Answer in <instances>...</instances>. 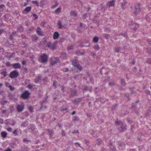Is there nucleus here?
I'll use <instances>...</instances> for the list:
<instances>
[{
	"label": "nucleus",
	"mask_w": 151,
	"mask_h": 151,
	"mask_svg": "<svg viewBox=\"0 0 151 151\" xmlns=\"http://www.w3.org/2000/svg\"><path fill=\"white\" fill-rule=\"evenodd\" d=\"M68 48L69 50H72L73 48V46L72 45L69 46L68 47Z\"/></svg>",
	"instance_id": "3c124183"
},
{
	"label": "nucleus",
	"mask_w": 151,
	"mask_h": 151,
	"mask_svg": "<svg viewBox=\"0 0 151 151\" xmlns=\"http://www.w3.org/2000/svg\"><path fill=\"white\" fill-rule=\"evenodd\" d=\"M9 88L10 90L12 91H13L14 89V88L11 85L9 86Z\"/></svg>",
	"instance_id": "58836bf2"
},
{
	"label": "nucleus",
	"mask_w": 151,
	"mask_h": 151,
	"mask_svg": "<svg viewBox=\"0 0 151 151\" xmlns=\"http://www.w3.org/2000/svg\"><path fill=\"white\" fill-rule=\"evenodd\" d=\"M1 75H4V77H5L6 76L7 72L5 71H2L1 73Z\"/></svg>",
	"instance_id": "473e14b6"
},
{
	"label": "nucleus",
	"mask_w": 151,
	"mask_h": 151,
	"mask_svg": "<svg viewBox=\"0 0 151 151\" xmlns=\"http://www.w3.org/2000/svg\"><path fill=\"white\" fill-rule=\"evenodd\" d=\"M29 109L30 111L31 112H33V108L32 107L30 106L29 107Z\"/></svg>",
	"instance_id": "79ce46f5"
},
{
	"label": "nucleus",
	"mask_w": 151,
	"mask_h": 151,
	"mask_svg": "<svg viewBox=\"0 0 151 151\" xmlns=\"http://www.w3.org/2000/svg\"><path fill=\"white\" fill-rule=\"evenodd\" d=\"M72 64L74 66L76 67L80 70L82 69L81 66L78 64V62L76 59H75L73 60L72 62Z\"/></svg>",
	"instance_id": "20e7f679"
},
{
	"label": "nucleus",
	"mask_w": 151,
	"mask_h": 151,
	"mask_svg": "<svg viewBox=\"0 0 151 151\" xmlns=\"http://www.w3.org/2000/svg\"><path fill=\"white\" fill-rule=\"evenodd\" d=\"M63 70L64 72H68V69L67 68H63Z\"/></svg>",
	"instance_id": "a18cd8bd"
},
{
	"label": "nucleus",
	"mask_w": 151,
	"mask_h": 151,
	"mask_svg": "<svg viewBox=\"0 0 151 151\" xmlns=\"http://www.w3.org/2000/svg\"><path fill=\"white\" fill-rule=\"evenodd\" d=\"M47 131L48 132V134L50 136V137L52 136L54 134L53 130L52 129H48Z\"/></svg>",
	"instance_id": "dca6fc26"
},
{
	"label": "nucleus",
	"mask_w": 151,
	"mask_h": 151,
	"mask_svg": "<svg viewBox=\"0 0 151 151\" xmlns=\"http://www.w3.org/2000/svg\"><path fill=\"white\" fill-rule=\"evenodd\" d=\"M16 34L17 33L16 32H12V34L10 36V39L11 40H13L14 38V36H15Z\"/></svg>",
	"instance_id": "ddd939ff"
},
{
	"label": "nucleus",
	"mask_w": 151,
	"mask_h": 151,
	"mask_svg": "<svg viewBox=\"0 0 151 151\" xmlns=\"http://www.w3.org/2000/svg\"><path fill=\"white\" fill-rule=\"evenodd\" d=\"M30 93L28 91H26L22 94V97L24 99L27 98L29 96Z\"/></svg>",
	"instance_id": "423d86ee"
},
{
	"label": "nucleus",
	"mask_w": 151,
	"mask_h": 151,
	"mask_svg": "<svg viewBox=\"0 0 151 151\" xmlns=\"http://www.w3.org/2000/svg\"><path fill=\"white\" fill-rule=\"evenodd\" d=\"M33 16L34 17H35L36 19H37L38 18V17L37 15H36L35 14H33Z\"/></svg>",
	"instance_id": "774afa93"
},
{
	"label": "nucleus",
	"mask_w": 151,
	"mask_h": 151,
	"mask_svg": "<svg viewBox=\"0 0 151 151\" xmlns=\"http://www.w3.org/2000/svg\"><path fill=\"white\" fill-rule=\"evenodd\" d=\"M9 109L11 111V112H12V111H14V106H11L9 107Z\"/></svg>",
	"instance_id": "f704fd0d"
},
{
	"label": "nucleus",
	"mask_w": 151,
	"mask_h": 151,
	"mask_svg": "<svg viewBox=\"0 0 151 151\" xmlns=\"http://www.w3.org/2000/svg\"><path fill=\"white\" fill-rule=\"evenodd\" d=\"M135 8L136 10V11L135 12V13L136 14L139 13L140 11V4H137L135 5Z\"/></svg>",
	"instance_id": "6e6552de"
},
{
	"label": "nucleus",
	"mask_w": 151,
	"mask_h": 151,
	"mask_svg": "<svg viewBox=\"0 0 151 151\" xmlns=\"http://www.w3.org/2000/svg\"><path fill=\"white\" fill-rule=\"evenodd\" d=\"M61 10V8L60 7H59L55 11V12L57 14L59 13L60 12Z\"/></svg>",
	"instance_id": "bb28decb"
},
{
	"label": "nucleus",
	"mask_w": 151,
	"mask_h": 151,
	"mask_svg": "<svg viewBox=\"0 0 151 151\" xmlns=\"http://www.w3.org/2000/svg\"><path fill=\"white\" fill-rule=\"evenodd\" d=\"M28 121L27 120L26 121L23 122L22 123L21 126L22 127H26L28 125Z\"/></svg>",
	"instance_id": "f3484780"
},
{
	"label": "nucleus",
	"mask_w": 151,
	"mask_h": 151,
	"mask_svg": "<svg viewBox=\"0 0 151 151\" xmlns=\"http://www.w3.org/2000/svg\"><path fill=\"white\" fill-rule=\"evenodd\" d=\"M23 28L22 26H20L17 29V30L20 32H22L23 30Z\"/></svg>",
	"instance_id": "7c9ffc66"
},
{
	"label": "nucleus",
	"mask_w": 151,
	"mask_h": 151,
	"mask_svg": "<svg viewBox=\"0 0 151 151\" xmlns=\"http://www.w3.org/2000/svg\"><path fill=\"white\" fill-rule=\"evenodd\" d=\"M126 129V126L125 125H122L121 127L120 131H123Z\"/></svg>",
	"instance_id": "a878e982"
},
{
	"label": "nucleus",
	"mask_w": 151,
	"mask_h": 151,
	"mask_svg": "<svg viewBox=\"0 0 151 151\" xmlns=\"http://www.w3.org/2000/svg\"><path fill=\"white\" fill-rule=\"evenodd\" d=\"M147 63H149V64H151V59H148L147 61Z\"/></svg>",
	"instance_id": "8fccbe9b"
},
{
	"label": "nucleus",
	"mask_w": 151,
	"mask_h": 151,
	"mask_svg": "<svg viewBox=\"0 0 151 151\" xmlns=\"http://www.w3.org/2000/svg\"><path fill=\"white\" fill-rule=\"evenodd\" d=\"M47 47L50 48V49H51V48L52 47V44L50 42H49L47 43Z\"/></svg>",
	"instance_id": "c9c22d12"
},
{
	"label": "nucleus",
	"mask_w": 151,
	"mask_h": 151,
	"mask_svg": "<svg viewBox=\"0 0 151 151\" xmlns=\"http://www.w3.org/2000/svg\"><path fill=\"white\" fill-rule=\"evenodd\" d=\"M120 48L118 47H116L115 48V51L116 52H118Z\"/></svg>",
	"instance_id": "c03bdc74"
},
{
	"label": "nucleus",
	"mask_w": 151,
	"mask_h": 151,
	"mask_svg": "<svg viewBox=\"0 0 151 151\" xmlns=\"http://www.w3.org/2000/svg\"><path fill=\"white\" fill-rule=\"evenodd\" d=\"M121 123V122L120 121H117L116 122V124H118V125H119V124H120Z\"/></svg>",
	"instance_id": "69168bd1"
},
{
	"label": "nucleus",
	"mask_w": 151,
	"mask_h": 151,
	"mask_svg": "<svg viewBox=\"0 0 151 151\" xmlns=\"http://www.w3.org/2000/svg\"><path fill=\"white\" fill-rule=\"evenodd\" d=\"M36 32L39 35L42 36L43 35L42 30L39 27H38L37 28Z\"/></svg>",
	"instance_id": "1a4fd4ad"
},
{
	"label": "nucleus",
	"mask_w": 151,
	"mask_h": 151,
	"mask_svg": "<svg viewBox=\"0 0 151 151\" xmlns=\"http://www.w3.org/2000/svg\"><path fill=\"white\" fill-rule=\"evenodd\" d=\"M41 26H42L43 27H44L45 26V23L43 22H42L41 23Z\"/></svg>",
	"instance_id": "864d4df0"
},
{
	"label": "nucleus",
	"mask_w": 151,
	"mask_h": 151,
	"mask_svg": "<svg viewBox=\"0 0 151 151\" xmlns=\"http://www.w3.org/2000/svg\"><path fill=\"white\" fill-rule=\"evenodd\" d=\"M76 54L78 55H83L84 54L83 52H81L79 51H77L76 52Z\"/></svg>",
	"instance_id": "4c0bfd02"
},
{
	"label": "nucleus",
	"mask_w": 151,
	"mask_h": 151,
	"mask_svg": "<svg viewBox=\"0 0 151 151\" xmlns=\"http://www.w3.org/2000/svg\"><path fill=\"white\" fill-rule=\"evenodd\" d=\"M94 48L95 50H97L99 49V46L98 45H94Z\"/></svg>",
	"instance_id": "72a5a7b5"
},
{
	"label": "nucleus",
	"mask_w": 151,
	"mask_h": 151,
	"mask_svg": "<svg viewBox=\"0 0 151 151\" xmlns=\"http://www.w3.org/2000/svg\"><path fill=\"white\" fill-rule=\"evenodd\" d=\"M115 84V83L114 81H111L109 83V85L111 86H114Z\"/></svg>",
	"instance_id": "c85d7f7f"
},
{
	"label": "nucleus",
	"mask_w": 151,
	"mask_h": 151,
	"mask_svg": "<svg viewBox=\"0 0 151 151\" xmlns=\"http://www.w3.org/2000/svg\"><path fill=\"white\" fill-rule=\"evenodd\" d=\"M73 121H78L79 120V119L78 117L75 116H74L73 118Z\"/></svg>",
	"instance_id": "ea45409f"
},
{
	"label": "nucleus",
	"mask_w": 151,
	"mask_h": 151,
	"mask_svg": "<svg viewBox=\"0 0 151 151\" xmlns=\"http://www.w3.org/2000/svg\"><path fill=\"white\" fill-rule=\"evenodd\" d=\"M30 129H32V131H33L35 129V126L33 125H31L30 126Z\"/></svg>",
	"instance_id": "a19ab883"
},
{
	"label": "nucleus",
	"mask_w": 151,
	"mask_h": 151,
	"mask_svg": "<svg viewBox=\"0 0 151 151\" xmlns=\"http://www.w3.org/2000/svg\"><path fill=\"white\" fill-rule=\"evenodd\" d=\"M41 79V77L40 76L37 77L35 79V82L36 83H37Z\"/></svg>",
	"instance_id": "6ab92c4d"
},
{
	"label": "nucleus",
	"mask_w": 151,
	"mask_h": 151,
	"mask_svg": "<svg viewBox=\"0 0 151 151\" xmlns=\"http://www.w3.org/2000/svg\"><path fill=\"white\" fill-rule=\"evenodd\" d=\"M57 43L58 42H54L52 45V47L51 48V49H52L53 50H54L56 48Z\"/></svg>",
	"instance_id": "f8f14e48"
},
{
	"label": "nucleus",
	"mask_w": 151,
	"mask_h": 151,
	"mask_svg": "<svg viewBox=\"0 0 151 151\" xmlns=\"http://www.w3.org/2000/svg\"><path fill=\"white\" fill-rule=\"evenodd\" d=\"M59 60L56 58H53L51 59L50 64L52 65H54L57 63L58 62Z\"/></svg>",
	"instance_id": "0eeeda50"
},
{
	"label": "nucleus",
	"mask_w": 151,
	"mask_h": 151,
	"mask_svg": "<svg viewBox=\"0 0 151 151\" xmlns=\"http://www.w3.org/2000/svg\"><path fill=\"white\" fill-rule=\"evenodd\" d=\"M99 39L97 37L95 36L93 38V41L96 43L98 42Z\"/></svg>",
	"instance_id": "b1692460"
},
{
	"label": "nucleus",
	"mask_w": 151,
	"mask_h": 151,
	"mask_svg": "<svg viewBox=\"0 0 151 151\" xmlns=\"http://www.w3.org/2000/svg\"><path fill=\"white\" fill-rule=\"evenodd\" d=\"M14 134H15L16 135H17V130H15L13 132Z\"/></svg>",
	"instance_id": "09e8293b"
},
{
	"label": "nucleus",
	"mask_w": 151,
	"mask_h": 151,
	"mask_svg": "<svg viewBox=\"0 0 151 151\" xmlns=\"http://www.w3.org/2000/svg\"><path fill=\"white\" fill-rule=\"evenodd\" d=\"M7 130L9 132H11L12 131V128L11 127H8L7 128Z\"/></svg>",
	"instance_id": "6e6d98bb"
},
{
	"label": "nucleus",
	"mask_w": 151,
	"mask_h": 151,
	"mask_svg": "<svg viewBox=\"0 0 151 151\" xmlns=\"http://www.w3.org/2000/svg\"><path fill=\"white\" fill-rule=\"evenodd\" d=\"M13 68L15 69L21 68V66L19 63H16L12 65Z\"/></svg>",
	"instance_id": "9b49d317"
},
{
	"label": "nucleus",
	"mask_w": 151,
	"mask_h": 151,
	"mask_svg": "<svg viewBox=\"0 0 151 151\" xmlns=\"http://www.w3.org/2000/svg\"><path fill=\"white\" fill-rule=\"evenodd\" d=\"M59 34L57 32H55L53 34V39H57L59 36Z\"/></svg>",
	"instance_id": "4468645a"
},
{
	"label": "nucleus",
	"mask_w": 151,
	"mask_h": 151,
	"mask_svg": "<svg viewBox=\"0 0 151 151\" xmlns=\"http://www.w3.org/2000/svg\"><path fill=\"white\" fill-rule=\"evenodd\" d=\"M5 8V6L4 4L1 5L0 6V11L2 12L4 10Z\"/></svg>",
	"instance_id": "aec40b11"
},
{
	"label": "nucleus",
	"mask_w": 151,
	"mask_h": 151,
	"mask_svg": "<svg viewBox=\"0 0 151 151\" xmlns=\"http://www.w3.org/2000/svg\"><path fill=\"white\" fill-rule=\"evenodd\" d=\"M6 65L8 66H9L10 65V63L9 62H7L6 63Z\"/></svg>",
	"instance_id": "680f3d73"
},
{
	"label": "nucleus",
	"mask_w": 151,
	"mask_h": 151,
	"mask_svg": "<svg viewBox=\"0 0 151 151\" xmlns=\"http://www.w3.org/2000/svg\"><path fill=\"white\" fill-rule=\"evenodd\" d=\"M121 84L122 86H124L126 84L125 82L124 81L123 79H121Z\"/></svg>",
	"instance_id": "a211bd4d"
},
{
	"label": "nucleus",
	"mask_w": 151,
	"mask_h": 151,
	"mask_svg": "<svg viewBox=\"0 0 151 151\" xmlns=\"http://www.w3.org/2000/svg\"><path fill=\"white\" fill-rule=\"evenodd\" d=\"M90 45L89 42L88 41L84 40L82 42L81 44V46L88 47Z\"/></svg>",
	"instance_id": "39448f33"
},
{
	"label": "nucleus",
	"mask_w": 151,
	"mask_h": 151,
	"mask_svg": "<svg viewBox=\"0 0 151 151\" xmlns=\"http://www.w3.org/2000/svg\"><path fill=\"white\" fill-rule=\"evenodd\" d=\"M89 90L90 91H91V89L89 87H88L87 86H85L83 88V90L84 91H87V90Z\"/></svg>",
	"instance_id": "cd10ccee"
},
{
	"label": "nucleus",
	"mask_w": 151,
	"mask_h": 151,
	"mask_svg": "<svg viewBox=\"0 0 151 151\" xmlns=\"http://www.w3.org/2000/svg\"><path fill=\"white\" fill-rule=\"evenodd\" d=\"M10 85H9V83L8 82H6L5 83V85L6 87H8L9 88Z\"/></svg>",
	"instance_id": "603ef678"
},
{
	"label": "nucleus",
	"mask_w": 151,
	"mask_h": 151,
	"mask_svg": "<svg viewBox=\"0 0 151 151\" xmlns=\"http://www.w3.org/2000/svg\"><path fill=\"white\" fill-rule=\"evenodd\" d=\"M109 37V35L108 34H105L104 35V37L106 38H107Z\"/></svg>",
	"instance_id": "338daca9"
},
{
	"label": "nucleus",
	"mask_w": 151,
	"mask_h": 151,
	"mask_svg": "<svg viewBox=\"0 0 151 151\" xmlns=\"http://www.w3.org/2000/svg\"><path fill=\"white\" fill-rule=\"evenodd\" d=\"M38 39V37L36 35H34V36L32 38V40L34 42H35Z\"/></svg>",
	"instance_id": "412c9836"
},
{
	"label": "nucleus",
	"mask_w": 151,
	"mask_h": 151,
	"mask_svg": "<svg viewBox=\"0 0 151 151\" xmlns=\"http://www.w3.org/2000/svg\"><path fill=\"white\" fill-rule=\"evenodd\" d=\"M58 25L59 28H61L63 27L61 22L60 21L58 22Z\"/></svg>",
	"instance_id": "393cba45"
},
{
	"label": "nucleus",
	"mask_w": 151,
	"mask_h": 151,
	"mask_svg": "<svg viewBox=\"0 0 151 151\" xmlns=\"http://www.w3.org/2000/svg\"><path fill=\"white\" fill-rule=\"evenodd\" d=\"M87 16V14H84V15H83V18L84 19H85L86 18V17Z\"/></svg>",
	"instance_id": "052dcab7"
},
{
	"label": "nucleus",
	"mask_w": 151,
	"mask_h": 151,
	"mask_svg": "<svg viewBox=\"0 0 151 151\" xmlns=\"http://www.w3.org/2000/svg\"><path fill=\"white\" fill-rule=\"evenodd\" d=\"M33 87V86L31 85V84H29L27 86V87L29 89H31Z\"/></svg>",
	"instance_id": "5fc2aeb1"
},
{
	"label": "nucleus",
	"mask_w": 151,
	"mask_h": 151,
	"mask_svg": "<svg viewBox=\"0 0 151 151\" xmlns=\"http://www.w3.org/2000/svg\"><path fill=\"white\" fill-rule=\"evenodd\" d=\"M57 82L56 81H54L53 82V86L55 87V88H56L57 87L56 84Z\"/></svg>",
	"instance_id": "49530a36"
},
{
	"label": "nucleus",
	"mask_w": 151,
	"mask_h": 151,
	"mask_svg": "<svg viewBox=\"0 0 151 151\" xmlns=\"http://www.w3.org/2000/svg\"><path fill=\"white\" fill-rule=\"evenodd\" d=\"M80 27H85V26L83 25V24L82 23H80Z\"/></svg>",
	"instance_id": "e2e57ef3"
},
{
	"label": "nucleus",
	"mask_w": 151,
	"mask_h": 151,
	"mask_svg": "<svg viewBox=\"0 0 151 151\" xmlns=\"http://www.w3.org/2000/svg\"><path fill=\"white\" fill-rule=\"evenodd\" d=\"M7 103V101H6V100H4V101H3L1 103V104L2 105V104H4L5 103Z\"/></svg>",
	"instance_id": "de8ad7c7"
},
{
	"label": "nucleus",
	"mask_w": 151,
	"mask_h": 151,
	"mask_svg": "<svg viewBox=\"0 0 151 151\" xmlns=\"http://www.w3.org/2000/svg\"><path fill=\"white\" fill-rule=\"evenodd\" d=\"M77 91L76 90H73L71 92V94L73 96H74L76 95Z\"/></svg>",
	"instance_id": "2f4dec72"
},
{
	"label": "nucleus",
	"mask_w": 151,
	"mask_h": 151,
	"mask_svg": "<svg viewBox=\"0 0 151 151\" xmlns=\"http://www.w3.org/2000/svg\"><path fill=\"white\" fill-rule=\"evenodd\" d=\"M31 9V6L27 7L24 10L23 12V13L24 14H26L28 12H29Z\"/></svg>",
	"instance_id": "9d476101"
},
{
	"label": "nucleus",
	"mask_w": 151,
	"mask_h": 151,
	"mask_svg": "<svg viewBox=\"0 0 151 151\" xmlns=\"http://www.w3.org/2000/svg\"><path fill=\"white\" fill-rule=\"evenodd\" d=\"M47 56L45 54H43L41 55L40 61L42 63H45L47 60Z\"/></svg>",
	"instance_id": "f257e3e1"
},
{
	"label": "nucleus",
	"mask_w": 151,
	"mask_h": 151,
	"mask_svg": "<svg viewBox=\"0 0 151 151\" xmlns=\"http://www.w3.org/2000/svg\"><path fill=\"white\" fill-rule=\"evenodd\" d=\"M79 132L78 131V130H74L73 131V132H72V133L74 134L75 133H78Z\"/></svg>",
	"instance_id": "13d9d810"
},
{
	"label": "nucleus",
	"mask_w": 151,
	"mask_h": 151,
	"mask_svg": "<svg viewBox=\"0 0 151 151\" xmlns=\"http://www.w3.org/2000/svg\"><path fill=\"white\" fill-rule=\"evenodd\" d=\"M1 135L3 138H5L7 135V133L5 132H1Z\"/></svg>",
	"instance_id": "4be33fe9"
},
{
	"label": "nucleus",
	"mask_w": 151,
	"mask_h": 151,
	"mask_svg": "<svg viewBox=\"0 0 151 151\" xmlns=\"http://www.w3.org/2000/svg\"><path fill=\"white\" fill-rule=\"evenodd\" d=\"M147 51H148V52L149 53H151V48H148Z\"/></svg>",
	"instance_id": "bf43d9fd"
},
{
	"label": "nucleus",
	"mask_w": 151,
	"mask_h": 151,
	"mask_svg": "<svg viewBox=\"0 0 151 151\" xmlns=\"http://www.w3.org/2000/svg\"><path fill=\"white\" fill-rule=\"evenodd\" d=\"M19 75L18 72L17 70H14L10 73L9 76L11 78H13L17 77Z\"/></svg>",
	"instance_id": "f03ea898"
},
{
	"label": "nucleus",
	"mask_w": 151,
	"mask_h": 151,
	"mask_svg": "<svg viewBox=\"0 0 151 151\" xmlns=\"http://www.w3.org/2000/svg\"><path fill=\"white\" fill-rule=\"evenodd\" d=\"M114 1L113 0L111 1H109L107 3V5L109 6H114Z\"/></svg>",
	"instance_id": "2eb2a0df"
},
{
	"label": "nucleus",
	"mask_w": 151,
	"mask_h": 151,
	"mask_svg": "<svg viewBox=\"0 0 151 151\" xmlns=\"http://www.w3.org/2000/svg\"><path fill=\"white\" fill-rule=\"evenodd\" d=\"M70 15L73 17H76L77 15V14L75 12L72 11L70 13Z\"/></svg>",
	"instance_id": "5701e85b"
},
{
	"label": "nucleus",
	"mask_w": 151,
	"mask_h": 151,
	"mask_svg": "<svg viewBox=\"0 0 151 151\" xmlns=\"http://www.w3.org/2000/svg\"><path fill=\"white\" fill-rule=\"evenodd\" d=\"M96 142L98 145H100L102 143V141L100 139H98L96 141Z\"/></svg>",
	"instance_id": "c756f323"
},
{
	"label": "nucleus",
	"mask_w": 151,
	"mask_h": 151,
	"mask_svg": "<svg viewBox=\"0 0 151 151\" xmlns=\"http://www.w3.org/2000/svg\"><path fill=\"white\" fill-rule=\"evenodd\" d=\"M146 93H147V94H149V95H151V92H150V91L149 90H148V91H147L146 92Z\"/></svg>",
	"instance_id": "0e129e2a"
},
{
	"label": "nucleus",
	"mask_w": 151,
	"mask_h": 151,
	"mask_svg": "<svg viewBox=\"0 0 151 151\" xmlns=\"http://www.w3.org/2000/svg\"><path fill=\"white\" fill-rule=\"evenodd\" d=\"M47 47L50 48V49H51V48L52 47V44L50 42H49L47 43Z\"/></svg>",
	"instance_id": "e433bc0d"
},
{
	"label": "nucleus",
	"mask_w": 151,
	"mask_h": 151,
	"mask_svg": "<svg viewBox=\"0 0 151 151\" xmlns=\"http://www.w3.org/2000/svg\"><path fill=\"white\" fill-rule=\"evenodd\" d=\"M146 19L148 21H149L150 20V18L149 17L147 16L145 17Z\"/></svg>",
	"instance_id": "4d7b16f0"
},
{
	"label": "nucleus",
	"mask_w": 151,
	"mask_h": 151,
	"mask_svg": "<svg viewBox=\"0 0 151 151\" xmlns=\"http://www.w3.org/2000/svg\"><path fill=\"white\" fill-rule=\"evenodd\" d=\"M32 2V3L36 4L37 6H39V5L38 3V2L37 1H33Z\"/></svg>",
	"instance_id": "37998d69"
},
{
	"label": "nucleus",
	"mask_w": 151,
	"mask_h": 151,
	"mask_svg": "<svg viewBox=\"0 0 151 151\" xmlns=\"http://www.w3.org/2000/svg\"><path fill=\"white\" fill-rule=\"evenodd\" d=\"M24 105L22 103L21 104H18L16 106V108L17 111L19 112L22 111L24 109Z\"/></svg>",
	"instance_id": "7ed1b4c3"
}]
</instances>
